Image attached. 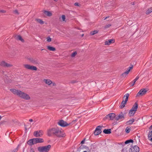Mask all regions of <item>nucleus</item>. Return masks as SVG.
<instances>
[{"instance_id":"f257e3e1","label":"nucleus","mask_w":152,"mask_h":152,"mask_svg":"<svg viewBox=\"0 0 152 152\" xmlns=\"http://www.w3.org/2000/svg\"><path fill=\"white\" fill-rule=\"evenodd\" d=\"M47 134L49 136L55 135L58 137H63L65 136L63 130L58 127L49 129L47 131Z\"/></svg>"},{"instance_id":"f03ea898","label":"nucleus","mask_w":152,"mask_h":152,"mask_svg":"<svg viewBox=\"0 0 152 152\" xmlns=\"http://www.w3.org/2000/svg\"><path fill=\"white\" fill-rule=\"evenodd\" d=\"M10 91L14 94L17 95L22 99L26 100H28L30 99L28 94L20 90L15 89H11Z\"/></svg>"},{"instance_id":"7ed1b4c3","label":"nucleus","mask_w":152,"mask_h":152,"mask_svg":"<svg viewBox=\"0 0 152 152\" xmlns=\"http://www.w3.org/2000/svg\"><path fill=\"white\" fill-rule=\"evenodd\" d=\"M51 147L50 145L39 147L38 150L39 152H48Z\"/></svg>"},{"instance_id":"20e7f679","label":"nucleus","mask_w":152,"mask_h":152,"mask_svg":"<svg viewBox=\"0 0 152 152\" xmlns=\"http://www.w3.org/2000/svg\"><path fill=\"white\" fill-rule=\"evenodd\" d=\"M129 94L127 93L124 96V98L126 97L124 101L123 99L121 102V105L120 106V107L122 109L125 106V104H126L127 101L128 100V98L129 96Z\"/></svg>"},{"instance_id":"39448f33","label":"nucleus","mask_w":152,"mask_h":152,"mask_svg":"<svg viewBox=\"0 0 152 152\" xmlns=\"http://www.w3.org/2000/svg\"><path fill=\"white\" fill-rule=\"evenodd\" d=\"M125 118V114L122 112H121L117 115H116L115 120L117 121H123Z\"/></svg>"},{"instance_id":"423d86ee","label":"nucleus","mask_w":152,"mask_h":152,"mask_svg":"<svg viewBox=\"0 0 152 152\" xmlns=\"http://www.w3.org/2000/svg\"><path fill=\"white\" fill-rule=\"evenodd\" d=\"M115 117L116 115L114 113H111L107 115L104 118V119H108L110 120H113L114 118L115 119Z\"/></svg>"},{"instance_id":"0eeeda50","label":"nucleus","mask_w":152,"mask_h":152,"mask_svg":"<svg viewBox=\"0 0 152 152\" xmlns=\"http://www.w3.org/2000/svg\"><path fill=\"white\" fill-rule=\"evenodd\" d=\"M23 66L24 67L27 69L35 71H36L37 70V67L34 66H31L28 64H24Z\"/></svg>"},{"instance_id":"6e6552de","label":"nucleus","mask_w":152,"mask_h":152,"mask_svg":"<svg viewBox=\"0 0 152 152\" xmlns=\"http://www.w3.org/2000/svg\"><path fill=\"white\" fill-rule=\"evenodd\" d=\"M58 124L61 127H65L69 125L70 124H67L66 122L63 120H61L59 121L58 123Z\"/></svg>"},{"instance_id":"1a4fd4ad","label":"nucleus","mask_w":152,"mask_h":152,"mask_svg":"<svg viewBox=\"0 0 152 152\" xmlns=\"http://www.w3.org/2000/svg\"><path fill=\"white\" fill-rule=\"evenodd\" d=\"M147 91V90L146 88L141 89L140 90L139 92L137 94L136 96H142L144 95Z\"/></svg>"},{"instance_id":"9d476101","label":"nucleus","mask_w":152,"mask_h":152,"mask_svg":"<svg viewBox=\"0 0 152 152\" xmlns=\"http://www.w3.org/2000/svg\"><path fill=\"white\" fill-rule=\"evenodd\" d=\"M139 147L137 145L132 147L129 150V152H139Z\"/></svg>"},{"instance_id":"9b49d317","label":"nucleus","mask_w":152,"mask_h":152,"mask_svg":"<svg viewBox=\"0 0 152 152\" xmlns=\"http://www.w3.org/2000/svg\"><path fill=\"white\" fill-rule=\"evenodd\" d=\"M43 134V132L42 130L36 131L34 132V135L37 137H41Z\"/></svg>"},{"instance_id":"f8f14e48","label":"nucleus","mask_w":152,"mask_h":152,"mask_svg":"<svg viewBox=\"0 0 152 152\" xmlns=\"http://www.w3.org/2000/svg\"><path fill=\"white\" fill-rule=\"evenodd\" d=\"M101 126H98L96 129L95 130L94 133V134L97 135H99L100 134L101 132Z\"/></svg>"},{"instance_id":"ddd939ff","label":"nucleus","mask_w":152,"mask_h":152,"mask_svg":"<svg viewBox=\"0 0 152 152\" xmlns=\"http://www.w3.org/2000/svg\"><path fill=\"white\" fill-rule=\"evenodd\" d=\"M0 65L5 67H10L12 66V65L9 64H8L4 61H2L0 62Z\"/></svg>"},{"instance_id":"4468645a","label":"nucleus","mask_w":152,"mask_h":152,"mask_svg":"<svg viewBox=\"0 0 152 152\" xmlns=\"http://www.w3.org/2000/svg\"><path fill=\"white\" fill-rule=\"evenodd\" d=\"M34 139L35 141V144H36L37 143H41L44 142V140L42 138H36Z\"/></svg>"},{"instance_id":"2eb2a0df","label":"nucleus","mask_w":152,"mask_h":152,"mask_svg":"<svg viewBox=\"0 0 152 152\" xmlns=\"http://www.w3.org/2000/svg\"><path fill=\"white\" fill-rule=\"evenodd\" d=\"M115 40L113 39H110L106 41L105 42V45H109L111 43H112L114 42Z\"/></svg>"},{"instance_id":"dca6fc26","label":"nucleus","mask_w":152,"mask_h":152,"mask_svg":"<svg viewBox=\"0 0 152 152\" xmlns=\"http://www.w3.org/2000/svg\"><path fill=\"white\" fill-rule=\"evenodd\" d=\"M137 108L138 104L137 102H136L134 105H133L131 110H132L136 112V111L137 110Z\"/></svg>"},{"instance_id":"f3484780","label":"nucleus","mask_w":152,"mask_h":152,"mask_svg":"<svg viewBox=\"0 0 152 152\" xmlns=\"http://www.w3.org/2000/svg\"><path fill=\"white\" fill-rule=\"evenodd\" d=\"M29 60L31 63L34 64H37L39 63L38 61L36 59L31 58L29 59Z\"/></svg>"},{"instance_id":"a211bd4d","label":"nucleus","mask_w":152,"mask_h":152,"mask_svg":"<svg viewBox=\"0 0 152 152\" xmlns=\"http://www.w3.org/2000/svg\"><path fill=\"white\" fill-rule=\"evenodd\" d=\"M27 144L30 145H32L34 144L35 141L34 139H32L29 140L27 142Z\"/></svg>"},{"instance_id":"6ab92c4d","label":"nucleus","mask_w":152,"mask_h":152,"mask_svg":"<svg viewBox=\"0 0 152 152\" xmlns=\"http://www.w3.org/2000/svg\"><path fill=\"white\" fill-rule=\"evenodd\" d=\"M133 66L132 65L131 66L129 67L127 70L124 73H123L122 74V75L123 76H124V75H127L130 72V70L132 69L133 68Z\"/></svg>"},{"instance_id":"aec40b11","label":"nucleus","mask_w":152,"mask_h":152,"mask_svg":"<svg viewBox=\"0 0 152 152\" xmlns=\"http://www.w3.org/2000/svg\"><path fill=\"white\" fill-rule=\"evenodd\" d=\"M139 77L138 76H137L136 78L132 81L130 83L131 84V86H133L135 84L136 82L139 79Z\"/></svg>"},{"instance_id":"412c9836","label":"nucleus","mask_w":152,"mask_h":152,"mask_svg":"<svg viewBox=\"0 0 152 152\" xmlns=\"http://www.w3.org/2000/svg\"><path fill=\"white\" fill-rule=\"evenodd\" d=\"M44 81L46 84L48 85H50L52 83V82L49 79H44Z\"/></svg>"},{"instance_id":"4be33fe9","label":"nucleus","mask_w":152,"mask_h":152,"mask_svg":"<svg viewBox=\"0 0 152 152\" xmlns=\"http://www.w3.org/2000/svg\"><path fill=\"white\" fill-rule=\"evenodd\" d=\"M148 137V139L152 142V130L149 132Z\"/></svg>"},{"instance_id":"5701e85b","label":"nucleus","mask_w":152,"mask_h":152,"mask_svg":"<svg viewBox=\"0 0 152 152\" xmlns=\"http://www.w3.org/2000/svg\"><path fill=\"white\" fill-rule=\"evenodd\" d=\"M103 132L105 134H110L111 133V129H104L103 130Z\"/></svg>"},{"instance_id":"b1692460","label":"nucleus","mask_w":152,"mask_h":152,"mask_svg":"<svg viewBox=\"0 0 152 152\" xmlns=\"http://www.w3.org/2000/svg\"><path fill=\"white\" fill-rule=\"evenodd\" d=\"M47 48L50 51H54L56 50V48H55L53 47H51L50 46H47Z\"/></svg>"},{"instance_id":"393cba45","label":"nucleus","mask_w":152,"mask_h":152,"mask_svg":"<svg viewBox=\"0 0 152 152\" xmlns=\"http://www.w3.org/2000/svg\"><path fill=\"white\" fill-rule=\"evenodd\" d=\"M44 13L45 15H47L48 16H51L52 15V13L50 12L44 11Z\"/></svg>"},{"instance_id":"a878e982","label":"nucleus","mask_w":152,"mask_h":152,"mask_svg":"<svg viewBox=\"0 0 152 152\" xmlns=\"http://www.w3.org/2000/svg\"><path fill=\"white\" fill-rule=\"evenodd\" d=\"M134 119L133 118L130 119L127 122V124L129 125L131 124L134 122Z\"/></svg>"},{"instance_id":"bb28decb","label":"nucleus","mask_w":152,"mask_h":152,"mask_svg":"<svg viewBox=\"0 0 152 152\" xmlns=\"http://www.w3.org/2000/svg\"><path fill=\"white\" fill-rule=\"evenodd\" d=\"M16 39L18 40L21 41L22 42H24V40L20 35H18L16 37Z\"/></svg>"},{"instance_id":"cd10ccee","label":"nucleus","mask_w":152,"mask_h":152,"mask_svg":"<svg viewBox=\"0 0 152 152\" xmlns=\"http://www.w3.org/2000/svg\"><path fill=\"white\" fill-rule=\"evenodd\" d=\"M136 112L132 110H130L129 113V115L130 116H133L135 113Z\"/></svg>"},{"instance_id":"c85d7f7f","label":"nucleus","mask_w":152,"mask_h":152,"mask_svg":"<svg viewBox=\"0 0 152 152\" xmlns=\"http://www.w3.org/2000/svg\"><path fill=\"white\" fill-rule=\"evenodd\" d=\"M152 12V8H151L148 9L146 12V14H149L151 12Z\"/></svg>"},{"instance_id":"c756f323","label":"nucleus","mask_w":152,"mask_h":152,"mask_svg":"<svg viewBox=\"0 0 152 152\" xmlns=\"http://www.w3.org/2000/svg\"><path fill=\"white\" fill-rule=\"evenodd\" d=\"M98 31L97 30H94V31H91L90 32V34L91 35H94L95 34L97 33H98Z\"/></svg>"},{"instance_id":"7c9ffc66","label":"nucleus","mask_w":152,"mask_h":152,"mask_svg":"<svg viewBox=\"0 0 152 152\" xmlns=\"http://www.w3.org/2000/svg\"><path fill=\"white\" fill-rule=\"evenodd\" d=\"M133 142V140L132 139H130V140H129L126 141L125 142V144H127L129 143L132 142Z\"/></svg>"},{"instance_id":"2f4dec72","label":"nucleus","mask_w":152,"mask_h":152,"mask_svg":"<svg viewBox=\"0 0 152 152\" xmlns=\"http://www.w3.org/2000/svg\"><path fill=\"white\" fill-rule=\"evenodd\" d=\"M37 22L41 24H42L44 23L43 21L42 20L40 19H37Z\"/></svg>"},{"instance_id":"473e14b6","label":"nucleus","mask_w":152,"mask_h":152,"mask_svg":"<svg viewBox=\"0 0 152 152\" xmlns=\"http://www.w3.org/2000/svg\"><path fill=\"white\" fill-rule=\"evenodd\" d=\"M130 129L128 127H127L125 129V131L127 133H129L130 132Z\"/></svg>"},{"instance_id":"72a5a7b5","label":"nucleus","mask_w":152,"mask_h":152,"mask_svg":"<svg viewBox=\"0 0 152 152\" xmlns=\"http://www.w3.org/2000/svg\"><path fill=\"white\" fill-rule=\"evenodd\" d=\"M77 54V52L76 51H75L71 55V56L72 57H74Z\"/></svg>"},{"instance_id":"f704fd0d","label":"nucleus","mask_w":152,"mask_h":152,"mask_svg":"<svg viewBox=\"0 0 152 152\" xmlns=\"http://www.w3.org/2000/svg\"><path fill=\"white\" fill-rule=\"evenodd\" d=\"M61 18H62V20L63 21H65V16L64 15H62V17H61Z\"/></svg>"},{"instance_id":"c9c22d12","label":"nucleus","mask_w":152,"mask_h":152,"mask_svg":"<svg viewBox=\"0 0 152 152\" xmlns=\"http://www.w3.org/2000/svg\"><path fill=\"white\" fill-rule=\"evenodd\" d=\"M51 41V39L50 37H48L47 38V41H48V42H50Z\"/></svg>"},{"instance_id":"e433bc0d","label":"nucleus","mask_w":152,"mask_h":152,"mask_svg":"<svg viewBox=\"0 0 152 152\" xmlns=\"http://www.w3.org/2000/svg\"><path fill=\"white\" fill-rule=\"evenodd\" d=\"M18 147H17V148L14 149L12 152H17L18 151Z\"/></svg>"},{"instance_id":"4c0bfd02","label":"nucleus","mask_w":152,"mask_h":152,"mask_svg":"<svg viewBox=\"0 0 152 152\" xmlns=\"http://www.w3.org/2000/svg\"><path fill=\"white\" fill-rule=\"evenodd\" d=\"M111 26V25L110 24H109L107 25H106L105 26L104 28H106L109 27Z\"/></svg>"},{"instance_id":"58836bf2","label":"nucleus","mask_w":152,"mask_h":152,"mask_svg":"<svg viewBox=\"0 0 152 152\" xmlns=\"http://www.w3.org/2000/svg\"><path fill=\"white\" fill-rule=\"evenodd\" d=\"M86 148H87V149H86V150L83 151L81 152H88L89 151V149L88 148V147H87Z\"/></svg>"},{"instance_id":"ea45409f","label":"nucleus","mask_w":152,"mask_h":152,"mask_svg":"<svg viewBox=\"0 0 152 152\" xmlns=\"http://www.w3.org/2000/svg\"><path fill=\"white\" fill-rule=\"evenodd\" d=\"M74 5L76 6H79V5L78 3L76 2L74 4Z\"/></svg>"},{"instance_id":"a19ab883","label":"nucleus","mask_w":152,"mask_h":152,"mask_svg":"<svg viewBox=\"0 0 152 152\" xmlns=\"http://www.w3.org/2000/svg\"><path fill=\"white\" fill-rule=\"evenodd\" d=\"M5 12H6V11L4 10H0V12L4 13H5Z\"/></svg>"},{"instance_id":"79ce46f5","label":"nucleus","mask_w":152,"mask_h":152,"mask_svg":"<svg viewBox=\"0 0 152 152\" xmlns=\"http://www.w3.org/2000/svg\"><path fill=\"white\" fill-rule=\"evenodd\" d=\"M85 139H84L81 142V143L82 144H83L85 142Z\"/></svg>"},{"instance_id":"37998d69","label":"nucleus","mask_w":152,"mask_h":152,"mask_svg":"<svg viewBox=\"0 0 152 152\" xmlns=\"http://www.w3.org/2000/svg\"><path fill=\"white\" fill-rule=\"evenodd\" d=\"M14 12L15 13L17 14H19V13H18V11L17 10H15Z\"/></svg>"},{"instance_id":"c03bdc74","label":"nucleus","mask_w":152,"mask_h":152,"mask_svg":"<svg viewBox=\"0 0 152 152\" xmlns=\"http://www.w3.org/2000/svg\"><path fill=\"white\" fill-rule=\"evenodd\" d=\"M30 152H35L33 149H31L30 150Z\"/></svg>"},{"instance_id":"a18cd8bd","label":"nucleus","mask_w":152,"mask_h":152,"mask_svg":"<svg viewBox=\"0 0 152 152\" xmlns=\"http://www.w3.org/2000/svg\"><path fill=\"white\" fill-rule=\"evenodd\" d=\"M29 121H30V122H32L33 121V120L32 119H30L29 120Z\"/></svg>"},{"instance_id":"49530a36","label":"nucleus","mask_w":152,"mask_h":152,"mask_svg":"<svg viewBox=\"0 0 152 152\" xmlns=\"http://www.w3.org/2000/svg\"><path fill=\"white\" fill-rule=\"evenodd\" d=\"M150 129H152V125L150 127Z\"/></svg>"},{"instance_id":"de8ad7c7","label":"nucleus","mask_w":152,"mask_h":152,"mask_svg":"<svg viewBox=\"0 0 152 152\" xmlns=\"http://www.w3.org/2000/svg\"><path fill=\"white\" fill-rule=\"evenodd\" d=\"M131 4L133 5H134V2H131Z\"/></svg>"},{"instance_id":"09e8293b","label":"nucleus","mask_w":152,"mask_h":152,"mask_svg":"<svg viewBox=\"0 0 152 152\" xmlns=\"http://www.w3.org/2000/svg\"><path fill=\"white\" fill-rule=\"evenodd\" d=\"M108 17H109V16L106 17L104 19V20H106V19H107Z\"/></svg>"},{"instance_id":"8fccbe9b","label":"nucleus","mask_w":152,"mask_h":152,"mask_svg":"<svg viewBox=\"0 0 152 152\" xmlns=\"http://www.w3.org/2000/svg\"><path fill=\"white\" fill-rule=\"evenodd\" d=\"M2 118V117L0 115V120H1V119Z\"/></svg>"},{"instance_id":"3c124183","label":"nucleus","mask_w":152,"mask_h":152,"mask_svg":"<svg viewBox=\"0 0 152 152\" xmlns=\"http://www.w3.org/2000/svg\"><path fill=\"white\" fill-rule=\"evenodd\" d=\"M55 1H57L58 0H53Z\"/></svg>"},{"instance_id":"603ef678","label":"nucleus","mask_w":152,"mask_h":152,"mask_svg":"<svg viewBox=\"0 0 152 152\" xmlns=\"http://www.w3.org/2000/svg\"><path fill=\"white\" fill-rule=\"evenodd\" d=\"M83 35H84V34H83L82 35V36H83Z\"/></svg>"},{"instance_id":"864d4df0","label":"nucleus","mask_w":152,"mask_h":152,"mask_svg":"<svg viewBox=\"0 0 152 152\" xmlns=\"http://www.w3.org/2000/svg\"><path fill=\"white\" fill-rule=\"evenodd\" d=\"M44 50V49H42V50Z\"/></svg>"},{"instance_id":"5fc2aeb1","label":"nucleus","mask_w":152,"mask_h":152,"mask_svg":"<svg viewBox=\"0 0 152 152\" xmlns=\"http://www.w3.org/2000/svg\"><path fill=\"white\" fill-rule=\"evenodd\" d=\"M82 146H81L80 148H82Z\"/></svg>"}]
</instances>
